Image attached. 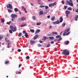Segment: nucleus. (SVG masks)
Masks as SVG:
<instances>
[{
  "mask_svg": "<svg viewBox=\"0 0 78 78\" xmlns=\"http://www.w3.org/2000/svg\"><path fill=\"white\" fill-rule=\"evenodd\" d=\"M62 55H69L70 54V52H69V51L68 50L66 49L63 50L62 53Z\"/></svg>",
  "mask_w": 78,
  "mask_h": 78,
  "instance_id": "f257e3e1",
  "label": "nucleus"
},
{
  "mask_svg": "<svg viewBox=\"0 0 78 78\" xmlns=\"http://www.w3.org/2000/svg\"><path fill=\"white\" fill-rule=\"evenodd\" d=\"M69 31H70V28H68L67 29L65 30L63 34V35L67 36L69 35L70 33V32H69Z\"/></svg>",
  "mask_w": 78,
  "mask_h": 78,
  "instance_id": "f03ea898",
  "label": "nucleus"
},
{
  "mask_svg": "<svg viewBox=\"0 0 78 78\" xmlns=\"http://www.w3.org/2000/svg\"><path fill=\"white\" fill-rule=\"evenodd\" d=\"M10 29L13 31H16V27H14L12 26H10Z\"/></svg>",
  "mask_w": 78,
  "mask_h": 78,
  "instance_id": "7ed1b4c3",
  "label": "nucleus"
},
{
  "mask_svg": "<svg viewBox=\"0 0 78 78\" xmlns=\"http://www.w3.org/2000/svg\"><path fill=\"white\" fill-rule=\"evenodd\" d=\"M7 8H9L11 9H12V6L10 4H9L7 5Z\"/></svg>",
  "mask_w": 78,
  "mask_h": 78,
  "instance_id": "20e7f679",
  "label": "nucleus"
},
{
  "mask_svg": "<svg viewBox=\"0 0 78 78\" xmlns=\"http://www.w3.org/2000/svg\"><path fill=\"white\" fill-rule=\"evenodd\" d=\"M70 13V11L66 10V16L67 17H68V15Z\"/></svg>",
  "mask_w": 78,
  "mask_h": 78,
  "instance_id": "39448f33",
  "label": "nucleus"
},
{
  "mask_svg": "<svg viewBox=\"0 0 78 78\" xmlns=\"http://www.w3.org/2000/svg\"><path fill=\"white\" fill-rule=\"evenodd\" d=\"M12 18H15V17H16L17 16V15L16 14H12L11 15V16Z\"/></svg>",
  "mask_w": 78,
  "mask_h": 78,
  "instance_id": "423d86ee",
  "label": "nucleus"
},
{
  "mask_svg": "<svg viewBox=\"0 0 78 78\" xmlns=\"http://www.w3.org/2000/svg\"><path fill=\"white\" fill-rule=\"evenodd\" d=\"M53 24H58L59 23V20H58L56 21L53 22Z\"/></svg>",
  "mask_w": 78,
  "mask_h": 78,
  "instance_id": "0eeeda50",
  "label": "nucleus"
},
{
  "mask_svg": "<svg viewBox=\"0 0 78 78\" xmlns=\"http://www.w3.org/2000/svg\"><path fill=\"white\" fill-rule=\"evenodd\" d=\"M5 42H7V43H8V42H10V41H9V39H8L7 38H5Z\"/></svg>",
  "mask_w": 78,
  "mask_h": 78,
  "instance_id": "6e6552de",
  "label": "nucleus"
},
{
  "mask_svg": "<svg viewBox=\"0 0 78 78\" xmlns=\"http://www.w3.org/2000/svg\"><path fill=\"white\" fill-rule=\"evenodd\" d=\"M30 42H31L30 44L32 45H33V44H34V43H35V41H33L31 40L30 41Z\"/></svg>",
  "mask_w": 78,
  "mask_h": 78,
  "instance_id": "1a4fd4ad",
  "label": "nucleus"
},
{
  "mask_svg": "<svg viewBox=\"0 0 78 78\" xmlns=\"http://www.w3.org/2000/svg\"><path fill=\"white\" fill-rule=\"evenodd\" d=\"M39 37V35L37 34L35 35V36L33 37V39L34 40L36 39L37 37Z\"/></svg>",
  "mask_w": 78,
  "mask_h": 78,
  "instance_id": "9d476101",
  "label": "nucleus"
},
{
  "mask_svg": "<svg viewBox=\"0 0 78 78\" xmlns=\"http://www.w3.org/2000/svg\"><path fill=\"white\" fill-rule=\"evenodd\" d=\"M55 19V16H53L51 18V20L52 21H54V20Z\"/></svg>",
  "mask_w": 78,
  "mask_h": 78,
  "instance_id": "9b49d317",
  "label": "nucleus"
},
{
  "mask_svg": "<svg viewBox=\"0 0 78 78\" xmlns=\"http://www.w3.org/2000/svg\"><path fill=\"white\" fill-rule=\"evenodd\" d=\"M39 32H40V30L39 29H37L35 32V34H37V33H38Z\"/></svg>",
  "mask_w": 78,
  "mask_h": 78,
  "instance_id": "f8f14e48",
  "label": "nucleus"
},
{
  "mask_svg": "<svg viewBox=\"0 0 78 78\" xmlns=\"http://www.w3.org/2000/svg\"><path fill=\"white\" fill-rule=\"evenodd\" d=\"M32 18L34 20H36V16H32Z\"/></svg>",
  "mask_w": 78,
  "mask_h": 78,
  "instance_id": "ddd939ff",
  "label": "nucleus"
},
{
  "mask_svg": "<svg viewBox=\"0 0 78 78\" xmlns=\"http://www.w3.org/2000/svg\"><path fill=\"white\" fill-rule=\"evenodd\" d=\"M44 14V12L42 11H41L39 12V15L41 16V15H42Z\"/></svg>",
  "mask_w": 78,
  "mask_h": 78,
  "instance_id": "4468645a",
  "label": "nucleus"
},
{
  "mask_svg": "<svg viewBox=\"0 0 78 78\" xmlns=\"http://www.w3.org/2000/svg\"><path fill=\"white\" fill-rule=\"evenodd\" d=\"M60 21H59V22H62V20H63V19H62V16H61L60 18Z\"/></svg>",
  "mask_w": 78,
  "mask_h": 78,
  "instance_id": "2eb2a0df",
  "label": "nucleus"
},
{
  "mask_svg": "<svg viewBox=\"0 0 78 78\" xmlns=\"http://www.w3.org/2000/svg\"><path fill=\"white\" fill-rule=\"evenodd\" d=\"M51 46V45L50 44V43H49L48 44L47 46H46V47H47L48 48L50 47Z\"/></svg>",
  "mask_w": 78,
  "mask_h": 78,
  "instance_id": "dca6fc26",
  "label": "nucleus"
},
{
  "mask_svg": "<svg viewBox=\"0 0 78 78\" xmlns=\"http://www.w3.org/2000/svg\"><path fill=\"white\" fill-rule=\"evenodd\" d=\"M51 34H55L56 35H57L58 34V33L56 32H53L51 33Z\"/></svg>",
  "mask_w": 78,
  "mask_h": 78,
  "instance_id": "f3484780",
  "label": "nucleus"
},
{
  "mask_svg": "<svg viewBox=\"0 0 78 78\" xmlns=\"http://www.w3.org/2000/svg\"><path fill=\"white\" fill-rule=\"evenodd\" d=\"M22 36V33H20L18 34V36H19V37H21Z\"/></svg>",
  "mask_w": 78,
  "mask_h": 78,
  "instance_id": "a211bd4d",
  "label": "nucleus"
},
{
  "mask_svg": "<svg viewBox=\"0 0 78 78\" xmlns=\"http://www.w3.org/2000/svg\"><path fill=\"white\" fill-rule=\"evenodd\" d=\"M67 9L69 11H72V9L71 7H69L67 8Z\"/></svg>",
  "mask_w": 78,
  "mask_h": 78,
  "instance_id": "6ab92c4d",
  "label": "nucleus"
},
{
  "mask_svg": "<svg viewBox=\"0 0 78 78\" xmlns=\"http://www.w3.org/2000/svg\"><path fill=\"white\" fill-rule=\"evenodd\" d=\"M25 36L26 37H27V38H28V37L29 36L28 35L27 33H26V34H25Z\"/></svg>",
  "mask_w": 78,
  "mask_h": 78,
  "instance_id": "aec40b11",
  "label": "nucleus"
},
{
  "mask_svg": "<svg viewBox=\"0 0 78 78\" xmlns=\"http://www.w3.org/2000/svg\"><path fill=\"white\" fill-rule=\"evenodd\" d=\"M1 22L2 23H4L5 22V20L3 18H2L1 20Z\"/></svg>",
  "mask_w": 78,
  "mask_h": 78,
  "instance_id": "412c9836",
  "label": "nucleus"
},
{
  "mask_svg": "<svg viewBox=\"0 0 78 78\" xmlns=\"http://www.w3.org/2000/svg\"><path fill=\"white\" fill-rule=\"evenodd\" d=\"M49 38L50 39H51V40L54 39V37H49Z\"/></svg>",
  "mask_w": 78,
  "mask_h": 78,
  "instance_id": "4be33fe9",
  "label": "nucleus"
},
{
  "mask_svg": "<svg viewBox=\"0 0 78 78\" xmlns=\"http://www.w3.org/2000/svg\"><path fill=\"white\" fill-rule=\"evenodd\" d=\"M78 18V16L76 15V16L75 17V20H76V21H77Z\"/></svg>",
  "mask_w": 78,
  "mask_h": 78,
  "instance_id": "5701e85b",
  "label": "nucleus"
},
{
  "mask_svg": "<svg viewBox=\"0 0 78 78\" xmlns=\"http://www.w3.org/2000/svg\"><path fill=\"white\" fill-rule=\"evenodd\" d=\"M53 6V3L49 4V7H52V6Z\"/></svg>",
  "mask_w": 78,
  "mask_h": 78,
  "instance_id": "b1692460",
  "label": "nucleus"
},
{
  "mask_svg": "<svg viewBox=\"0 0 78 78\" xmlns=\"http://www.w3.org/2000/svg\"><path fill=\"white\" fill-rule=\"evenodd\" d=\"M8 11L9 12H12V10L9 9H8Z\"/></svg>",
  "mask_w": 78,
  "mask_h": 78,
  "instance_id": "393cba45",
  "label": "nucleus"
},
{
  "mask_svg": "<svg viewBox=\"0 0 78 78\" xmlns=\"http://www.w3.org/2000/svg\"><path fill=\"white\" fill-rule=\"evenodd\" d=\"M21 20H22V21H24L25 20V18L24 17H22L21 19Z\"/></svg>",
  "mask_w": 78,
  "mask_h": 78,
  "instance_id": "a878e982",
  "label": "nucleus"
},
{
  "mask_svg": "<svg viewBox=\"0 0 78 78\" xmlns=\"http://www.w3.org/2000/svg\"><path fill=\"white\" fill-rule=\"evenodd\" d=\"M9 62V61H5V64H8Z\"/></svg>",
  "mask_w": 78,
  "mask_h": 78,
  "instance_id": "bb28decb",
  "label": "nucleus"
},
{
  "mask_svg": "<svg viewBox=\"0 0 78 78\" xmlns=\"http://www.w3.org/2000/svg\"><path fill=\"white\" fill-rule=\"evenodd\" d=\"M69 44V41H67L65 43L66 45H68Z\"/></svg>",
  "mask_w": 78,
  "mask_h": 78,
  "instance_id": "cd10ccee",
  "label": "nucleus"
},
{
  "mask_svg": "<svg viewBox=\"0 0 78 78\" xmlns=\"http://www.w3.org/2000/svg\"><path fill=\"white\" fill-rule=\"evenodd\" d=\"M14 11L15 12H17L18 11V9L17 8H15L14 9Z\"/></svg>",
  "mask_w": 78,
  "mask_h": 78,
  "instance_id": "c85d7f7f",
  "label": "nucleus"
},
{
  "mask_svg": "<svg viewBox=\"0 0 78 78\" xmlns=\"http://www.w3.org/2000/svg\"><path fill=\"white\" fill-rule=\"evenodd\" d=\"M61 37V36L57 35L56 37L55 38H60Z\"/></svg>",
  "mask_w": 78,
  "mask_h": 78,
  "instance_id": "c756f323",
  "label": "nucleus"
},
{
  "mask_svg": "<svg viewBox=\"0 0 78 78\" xmlns=\"http://www.w3.org/2000/svg\"><path fill=\"white\" fill-rule=\"evenodd\" d=\"M22 10H23V11H24V10H26V9H25V7H23V6L22 7Z\"/></svg>",
  "mask_w": 78,
  "mask_h": 78,
  "instance_id": "7c9ffc66",
  "label": "nucleus"
},
{
  "mask_svg": "<svg viewBox=\"0 0 78 78\" xmlns=\"http://www.w3.org/2000/svg\"><path fill=\"white\" fill-rule=\"evenodd\" d=\"M45 9L46 10H47V9H48V6H45Z\"/></svg>",
  "mask_w": 78,
  "mask_h": 78,
  "instance_id": "2f4dec72",
  "label": "nucleus"
},
{
  "mask_svg": "<svg viewBox=\"0 0 78 78\" xmlns=\"http://www.w3.org/2000/svg\"><path fill=\"white\" fill-rule=\"evenodd\" d=\"M30 31L32 33H34V30H33V29H30Z\"/></svg>",
  "mask_w": 78,
  "mask_h": 78,
  "instance_id": "473e14b6",
  "label": "nucleus"
},
{
  "mask_svg": "<svg viewBox=\"0 0 78 78\" xmlns=\"http://www.w3.org/2000/svg\"><path fill=\"white\" fill-rule=\"evenodd\" d=\"M45 7V5H40V8H44Z\"/></svg>",
  "mask_w": 78,
  "mask_h": 78,
  "instance_id": "72a5a7b5",
  "label": "nucleus"
},
{
  "mask_svg": "<svg viewBox=\"0 0 78 78\" xmlns=\"http://www.w3.org/2000/svg\"><path fill=\"white\" fill-rule=\"evenodd\" d=\"M9 32L10 33L12 34V30H9Z\"/></svg>",
  "mask_w": 78,
  "mask_h": 78,
  "instance_id": "f704fd0d",
  "label": "nucleus"
},
{
  "mask_svg": "<svg viewBox=\"0 0 78 78\" xmlns=\"http://www.w3.org/2000/svg\"><path fill=\"white\" fill-rule=\"evenodd\" d=\"M37 45L38 47H41V46H42V45L40 44H38Z\"/></svg>",
  "mask_w": 78,
  "mask_h": 78,
  "instance_id": "c9c22d12",
  "label": "nucleus"
},
{
  "mask_svg": "<svg viewBox=\"0 0 78 78\" xmlns=\"http://www.w3.org/2000/svg\"><path fill=\"white\" fill-rule=\"evenodd\" d=\"M26 58L27 59H30V57L29 56H27L26 57Z\"/></svg>",
  "mask_w": 78,
  "mask_h": 78,
  "instance_id": "e433bc0d",
  "label": "nucleus"
},
{
  "mask_svg": "<svg viewBox=\"0 0 78 78\" xmlns=\"http://www.w3.org/2000/svg\"><path fill=\"white\" fill-rule=\"evenodd\" d=\"M43 38L44 39H42V40H46V39H47V37H43Z\"/></svg>",
  "mask_w": 78,
  "mask_h": 78,
  "instance_id": "4c0bfd02",
  "label": "nucleus"
},
{
  "mask_svg": "<svg viewBox=\"0 0 78 78\" xmlns=\"http://www.w3.org/2000/svg\"><path fill=\"white\" fill-rule=\"evenodd\" d=\"M67 7H68L67 6H66V5H64V8H65V9H67Z\"/></svg>",
  "mask_w": 78,
  "mask_h": 78,
  "instance_id": "58836bf2",
  "label": "nucleus"
},
{
  "mask_svg": "<svg viewBox=\"0 0 78 78\" xmlns=\"http://www.w3.org/2000/svg\"><path fill=\"white\" fill-rule=\"evenodd\" d=\"M62 4L64 5L65 3V2H64V0H63L62 1Z\"/></svg>",
  "mask_w": 78,
  "mask_h": 78,
  "instance_id": "ea45409f",
  "label": "nucleus"
},
{
  "mask_svg": "<svg viewBox=\"0 0 78 78\" xmlns=\"http://www.w3.org/2000/svg\"><path fill=\"white\" fill-rule=\"evenodd\" d=\"M9 43L8 44L7 46V48H9Z\"/></svg>",
  "mask_w": 78,
  "mask_h": 78,
  "instance_id": "a19ab883",
  "label": "nucleus"
},
{
  "mask_svg": "<svg viewBox=\"0 0 78 78\" xmlns=\"http://www.w3.org/2000/svg\"><path fill=\"white\" fill-rule=\"evenodd\" d=\"M2 38H3V37L0 35V41L2 39Z\"/></svg>",
  "mask_w": 78,
  "mask_h": 78,
  "instance_id": "79ce46f5",
  "label": "nucleus"
},
{
  "mask_svg": "<svg viewBox=\"0 0 78 78\" xmlns=\"http://www.w3.org/2000/svg\"><path fill=\"white\" fill-rule=\"evenodd\" d=\"M62 40V38H60L58 40V41H61Z\"/></svg>",
  "mask_w": 78,
  "mask_h": 78,
  "instance_id": "37998d69",
  "label": "nucleus"
},
{
  "mask_svg": "<svg viewBox=\"0 0 78 78\" xmlns=\"http://www.w3.org/2000/svg\"><path fill=\"white\" fill-rule=\"evenodd\" d=\"M53 5H56V2H55L54 3H52Z\"/></svg>",
  "mask_w": 78,
  "mask_h": 78,
  "instance_id": "c03bdc74",
  "label": "nucleus"
},
{
  "mask_svg": "<svg viewBox=\"0 0 78 78\" xmlns=\"http://www.w3.org/2000/svg\"><path fill=\"white\" fill-rule=\"evenodd\" d=\"M18 52H20L21 51V50L20 49H18L17 50Z\"/></svg>",
  "mask_w": 78,
  "mask_h": 78,
  "instance_id": "a18cd8bd",
  "label": "nucleus"
},
{
  "mask_svg": "<svg viewBox=\"0 0 78 78\" xmlns=\"http://www.w3.org/2000/svg\"><path fill=\"white\" fill-rule=\"evenodd\" d=\"M41 23H37V24H36L37 25H41Z\"/></svg>",
  "mask_w": 78,
  "mask_h": 78,
  "instance_id": "49530a36",
  "label": "nucleus"
},
{
  "mask_svg": "<svg viewBox=\"0 0 78 78\" xmlns=\"http://www.w3.org/2000/svg\"><path fill=\"white\" fill-rule=\"evenodd\" d=\"M23 34H26V31H25V30H24L23 31Z\"/></svg>",
  "mask_w": 78,
  "mask_h": 78,
  "instance_id": "de8ad7c7",
  "label": "nucleus"
},
{
  "mask_svg": "<svg viewBox=\"0 0 78 78\" xmlns=\"http://www.w3.org/2000/svg\"><path fill=\"white\" fill-rule=\"evenodd\" d=\"M65 25H66V23H63L62 24V27H65Z\"/></svg>",
  "mask_w": 78,
  "mask_h": 78,
  "instance_id": "09e8293b",
  "label": "nucleus"
},
{
  "mask_svg": "<svg viewBox=\"0 0 78 78\" xmlns=\"http://www.w3.org/2000/svg\"><path fill=\"white\" fill-rule=\"evenodd\" d=\"M51 44H54V41H52L51 42Z\"/></svg>",
  "mask_w": 78,
  "mask_h": 78,
  "instance_id": "8fccbe9b",
  "label": "nucleus"
},
{
  "mask_svg": "<svg viewBox=\"0 0 78 78\" xmlns=\"http://www.w3.org/2000/svg\"><path fill=\"white\" fill-rule=\"evenodd\" d=\"M50 58V57H49V56L47 57V56L46 57V58H47V59H49V58Z\"/></svg>",
  "mask_w": 78,
  "mask_h": 78,
  "instance_id": "3c124183",
  "label": "nucleus"
},
{
  "mask_svg": "<svg viewBox=\"0 0 78 78\" xmlns=\"http://www.w3.org/2000/svg\"><path fill=\"white\" fill-rule=\"evenodd\" d=\"M8 25H10V23H9V22H7L6 23Z\"/></svg>",
  "mask_w": 78,
  "mask_h": 78,
  "instance_id": "603ef678",
  "label": "nucleus"
},
{
  "mask_svg": "<svg viewBox=\"0 0 78 78\" xmlns=\"http://www.w3.org/2000/svg\"><path fill=\"white\" fill-rule=\"evenodd\" d=\"M21 66H22V65H21V64L19 65V68H20V67H21Z\"/></svg>",
  "mask_w": 78,
  "mask_h": 78,
  "instance_id": "864d4df0",
  "label": "nucleus"
},
{
  "mask_svg": "<svg viewBox=\"0 0 78 78\" xmlns=\"http://www.w3.org/2000/svg\"><path fill=\"white\" fill-rule=\"evenodd\" d=\"M47 17V18H48V19H49V18H50V16L49 15Z\"/></svg>",
  "mask_w": 78,
  "mask_h": 78,
  "instance_id": "5fc2aeb1",
  "label": "nucleus"
},
{
  "mask_svg": "<svg viewBox=\"0 0 78 78\" xmlns=\"http://www.w3.org/2000/svg\"><path fill=\"white\" fill-rule=\"evenodd\" d=\"M58 41V40H57V39H55V40H54V41L55 42H56V41Z\"/></svg>",
  "mask_w": 78,
  "mask_h": 78,
  "instance_id": "6e6d98bb",
  "label": "nucleus"
},
{
  "mask_svg": "<svg viewBox=\"0 0 78 78\" xmlns=\"http://www.w3.org/2000/svg\"><path fill=\"white\" fill-rule=\"evenodd\" d=\"M75 11L76 12H78V9H77Z\"/></svg>",
  "mask_w": 78,
  "mask_h": 78,
  "instance_id": "4d7b16f0",
  "label": "nucleus"
},
{
  "mask_svg": "<svg viewBox=\"0 0 78 78\" xmlns=\"http://www.w3.org/2000/svg\"><path fill=\"white\" fill-rule=\"evenodd\" d=\"M46 12H44V13L45 14H47V12H48V11H47V10H46Z\"/></svg>",
  "mask_w": 78,
  "mask_h": 78,
  "instance_id": "13d9d810",
  "label": "nucleus"
},
{
  "mask_svg": "<svg viewBox=\"0 0 78 78\" xmlns=\"http://www.w3.org/2000/svg\"><path fill=\"white\" fill-rule=\"evenodd\" d=\"M20 27H24L23 25H22L21 26H20Z\"/></svg>",
  "mask_w": 78,
  "mask_h": 78,
  "instance_id": "bf43d9fd",
  "label": "nucleus"
},
{
  "mask_svg": "<svg viewBox=\"0 0 78 78\" xmlns=\"http://www.w3.org/2000/svg\"><path fill=\"white\" fill-rule=\"evenodd\" d=\"M39 42H40V43H42L43 41H40Z\"/></svg>",
  "mask_w": 78,
  "mask_h": 78,
  "instance_id": "052dcab7",
  "label": "nucleus"
},
{
  "mask_svg": "<svg viewBox=\"0 0 78 78\" xmlns=\"http://www.w3.org/2000/svg\"><path fill=\"white\" fill-rule=\"evenodd\" d=\"M49 28H52V26H50L49 27Z\"/></svg>",
  "mask_w": 78,
  "mask_h": 78,
  "instance_id": "680f3d73",
  "label": "nucleus"
},
{
  "mask_svg": "<svg viewBox=\"0 0 78 78\" xmlns=\"http://www.w3.org/2000/svg\"><path fill=\"white\" fill-rule=\"evenodd\" d=\"M24 27H25V26H27V24H24L23 25Z\"/></svg>",
  "mask_w": 78,
  "mask_h": 78,
  "instance_id": "e2e57ef3",
  "label": "nucleus"
},
{
  "mask_svg": "<svg viewBox=\"0 0 78 78\" xmlns=\"http://www.w3.org/2000/svg\"><path fill=\"white\" fill-rule=\"evenodd\" d=\"M48 36H51V34H48Z\"/></svg>",
  "mask_w": 78,
  "mask_h": 78,
  "instance_id": "0e129e2a",
  "label": "nucleus"
},
{
  "mask_svg": "<svg viewBox=\"0 0 78 78\" xmlns=\"http://www.w3.org/2000/svg\"><path fill=\"white\" fill-rule=\"evenodd\" d=\"M14 18H12V19H11V20L12 21H13V20H14Z\"/></svg>",
  "mask_w": 78,
  "mask_h": 78,
  "instance_id": "69168bd1",
  "label": "nucleus"
},
{
  "mask_svg": "<svg viewBox=\"0 0 78 78\" xmlns=\"http://www.w3.org/2000/svg\"><path fill=\"white\" fill-rule=\"evenodd\" d=\"M18 73L19 74H20L21 73V72H18Z\"/></svg>",
  "mask_w": 78,
  "mask_h": 78,
  "instance_id": "338daca9",
  "label": "nucleus"
},
{
  "mask_svg": "<svg viewBox=\"0 0 78 78\" xmlns=\"http://www.w3.org/2000/svg\"><path fill=\"white\" fill-rule=\"evenodd\" d=\"M31 6H33V4L32 3H31Z\"/></svg>",
  "mask_w": 78,
  "mask_h": 78,
  "instance_id": "774afa93",
  "label": "nucleus"
}]
</instances>
